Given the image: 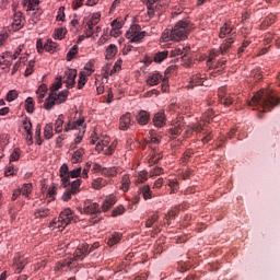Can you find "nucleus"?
Returning a JSON list of instances; mask_svg holds the SVG:
<instances>
[{
    "mask_svg": "<svg viewBox=\"0 0 280 280\" xmlns=\"http://www.w3.org/2000/svg\"><path fill=\"white\" fill-rule=\"evenodd\" d=\"M73 220V211H71L69 208L65 209L60 214L58 219H54L50 222V228L52 231L55 229H58V231H65L69 224H71V221Z\"/></svg>",
    "mask_w": 280,
    "mask_h": 280,
    "instance_id": "4",
    "label": "nucleus"
},
{
    "mask_svg": "<svg viewBox=\"0 0 280 280\" xmlns=\"http://www.w3.org/2000/svg\"><path fill=\"white\" fill-rule=\"evenodd\" d=\"M219 100L224 106H231L233 104V96L231 94H224V92H220Z\"/></svg>",
    "mask_w": 280,
    "mask_h": 280,
    "instance_id": "19",
    "label": "nucleus"
},
{
    "mask_svg": "<svg viewBox=\"0 0 280 280\" xmlns=\"http://www.w3.org/2000/svg\"><path fill=\"white\" fill-rule=\"evenodd\" d=\"M168 186L171 187L172 191H174L178 187V180L168 179Z\"/></svg>",
    "mask_w": 280,
    "mask_h": 280,
    "instance_id": "63",
    "label": "nucleus"
},
{
    "mask_svg": "<svg viewBox=\"0 0 280 280\" xmlns=\"http://www.w3.org/2000/svg\"><path fill=\"white\" fill-rule=\"evenodd\" d=\"M126 38H128L130 43H140L145 38V32L141 31V26H139V24H133L129 31H127Z\"/></svg>",
    "mask_w": 280,
    "mask_h": 280,
    "instance_id": "5",
    "label": "nucleus"
},
{
    "mask_svg": "<svg viewBox=\"0 0 280 280\" xmlns=\"http://www.w3.org/2000/svg\"><path fill=\"white\" fill-rule=\"evenodd\" d=\"M62 88V81L59 80L57 82H55L51 86H50V93H56V91H59V89Z\"/></svg>",
    "mask_w": 280,
    "mask_h": 280,
    "instance_id": "51",
    "label": "nucleus"
},
{
    "mask_svg": "<svg viewBox=\"0 0 280 280\" xmlns=\"http://www.w3.org/2000/svg\"><path fill=\"white\" fill-rule=\"evenodd\" d=\"M149 135L150 141H148L147 144L150 145L151 150H156V147L154 145H159V143H161V140L156 138V133L154 132V130L149 131Z\"/></svg>",
    "mask_w": 280,
    "mask_h": 280,
    "instance_id": "20",
    "label": "nucleus"
},
{
    "mask_svg": "<svg viewBox=\"0 0 280 280\" xmlns=\"http://www.w3.org/2000/svg\"><path fill=\"white\" fill-rule=\"evenodd\" d=\"M213 119V112L208 110L203 114V121H211Z\"/></svg>",
    "mask_w": 280,
    "mask_h": 280,
    "instance_id": "61",
    "label": "nucleus"
},
{
    "mask_svg": "<svg viewBox=\"0 0 280 280\" xmlns=\"http://www.w3.org/2000/svg\"><path fill=\"white\" fill-rule=\"evenodd\" d=\"M124 211H126V208H124V206H120L113 211V217L117 218V215H124Z\"/></svg>",
    "mask_w": 280,
    "mask_h": 280,
    "instance_id": "54",
    "label": "nucleus"
},
{
    "mask_svg": "<svg viewBox=\"0 0 280 280\" xmlns=\"http://www.w3.org/2000/svg\"><path fill=\"white\" fill-rule=\"evenodd\" d=\"M25 109H26V113H34V98L32 97H27L26 101H25Z\"/></svg>",
    "mask_w": 280,
    "mask_h": 280,
    "instance_id": "35",
    "label": "nucleus"
},
{
    "mask_svg": "<svg viewBox=\"0 0 280 280\" xmlns=\"http://www.w3.org/2000/svg\"><path fill=\"white\" fill-rule=\"evenodd\" d=\"M19 159H21V150L14 149V151L10 155V162L12 163V161H19Z\"/></svg>",
    "mask_w": 280,
    "mask_h": 280,
    "instance_id": "50",
    "label": "nucleus"
},
{
    "mask_svg": "<svg viewBox=\"0 0 280 280\" xmlns=\"http://www.w3.org/2000/svg\"><path fill=\"white\" fill-rule=\"evenodd\" d=\"M57 21H65V7H60L57 14Z\"/></svg>",
    "mask_w": 280,
    "mask_h": 280,
    "instance_id": "58",
    "label": "nucleus"
},
{
    "mask_svg": "<svg viewBox=\"0 0 280 280\" xmlns=\"http://www.w3.org/2000/svg\"><path fill=\"white\" fill-rule=\"evenodd\" d=\"M156 220H159V214H153L151 218H149L145 222L147 229H151L152 224H154V222H156Z\"/></svg>",
    "mask_w": 280,
    "mask_h": 280,
    "instance_id": "48",
    "label": "nucleus"
},
{
    "mask_svg": "<svg viewBox=\"0 0 280 280\" xmlns=\"http://www.w3.org/2000/svg\"><path fill=\"white\" fill-rule=\"evenodd\" d=\"M192 84H195V86H205V79L200 78L198 75L194 77L191 79Z\"/></svg>",
    "mask_w": 280,
    "mask_h": 280,
    "instance_id": "45",
    "label": "nucleus"
},
{
    "mask_svg": "<svg viewBox=\"0 0 280 280\" xmlns=\"http://www.w3.org/2000/svg\"><path fill=\"white\" fill-rule=\"evenodd\" d=\"M92 172H93L94 174H97V173L103 174V172H104V166L100 165L98 163H94V164H93Z\"/></svg>",
    "mask_w": 280,
    "mask_h": 280,
    "instance_id": "53",
    "label": "nucleus"
},
{
    "mask_svg": "<svg viewBox=\"0 0 280 280\" xmlns=\"http://www.w3.org/2000/svg\"><path fill=\"white\" fill-rule=\"evenodd\" d=\"M86 255H89V244L79 245L74 252V259L75 261H82Z\"/></svg>",
    "mask_w": 280,
    "mask_h": 280,
    "instance_id": "11",
    "label": "nucleus"
},
{
    "mask_svg": "<svg viewBox=\"0 0 280 280\" xmlns=\"http://www.w3.org/2000/svg\"><path fill=\"white\" fill-rule=\"evenodd\" d=\"M139 194H141L145 200H150L152 198V190L149 185L140 187Z\"/></svg>",
    "mask_w": 280,
    "mask_h": 280,
    "instance_id": "23",
    "label": "nucleus"
},
{
    "mask_svg": "<svg viewBox=\"0 0 280 280\" xmlns=\"http://www.w3.org/2000/svg\"><path fill=\"white\" fill-rule=\"evenodd\" d=\"M103 176H117V167H104L103 168Z\"/></svg>",
    "mask_w": 280,
    "mask_h": 280,
    "instance_id": "37",
    "label": "nucleus"
},
{
    "mask_svg": "<svg viewBox=\"0 0 280 280\" xmlns=\"http://www.w3.org/2000/svg\"><path fill=\"white\" fill-rule=\"evenodd\" d=\"M145 180H148V172H145V171L139 172L137 174L136 183H138V184L145 183Z\"/></svg>",
    "mask_w": 280,
    "mask_h": 280,
    "instance_id": "42",
    "label": "nucleus"
},
{
    "mask_svg": "<svg viewBox=\"0 0 280 280\" xmlns=\"http://www.w3.org/2000/svg\"><path fill=\"white\" fill-rule=\"evenodd\" d=\"M36 49L39 54H43V50L45 49V45H43V39H38L36 43Z\"/></svg>",
    "mask_w": 280,
    "mask_h": 280,
    "instance_id": "62",
    "label": "nucleus"
},
{
    "mask_svg": "<svg viewBox=\"0 0 280 280\" xmlns=\"http://www.w3.org/2000/svg\"><path fill=\"white\" fill-rule=\"evenodd\" d=\"M80 174H82V167H77V168L70 171L69 179L70 178H78V176H80Z\"/></svg>",
    "mask_w": 280,
    "mask_h": 280,
    "instance_id": "49",
    "label": "nucleus"
},
{
    "mask_svg": "<svg viewBox=\"0 0 280 280\" xmlns=\"http://www.w3.org/2000/svg\"><path fill=\"white\" fill-rule=\"evenodd\" d=\"M161 8H163V5L161 4V0H148L147 1L148 16H150V19L154 18L156 12H159Z\"/></svg>",
    "mask_w": 280,
    "mask_h": 280,
    "instance_id": "8",
    "label": "nucleus"
},
{
    "mask_svg": "<svg viewBox=\"0 0 280 280\" xmlns=\"http://www.w3.org/2000/svg\"><path fill=\"white\" fill-rule=\"evenodd\" d=\"M280 97H277L272 91L260 90L254 94L252 101L248 102L249 106H260L264 110L279 106Z\"/></svg>",
    "mask_w": 280,
    "mask_h": 280,
    "instance_id": "1",
    "label": "nucleus"
},
{
    "mask_svg": "<svg viewBox=\"0 0 280 280\" xmlns=\"http://www.w3.org/2000/svg\"><path fill=\"white\" fill-rule=\"evenodd\" d=\"M84 84H86V74L84 71H81L78 80V89H84Z\"/></svg>",
    "mask_w": 280,
    "mask_h": 280,
    "instance_id": "38",
    "label": "nucleus"
},
{
    "mask_svg": "<svg viewBox=\"0 0 280 280\" xmlns=\"http://www.w3.org/2000/svg\"><path fill=\"white\" fill-rule=\"evenodd\" d=\"M70 187L67 188V190L62 195L63 202H69L71 200V196H75L80 191V186L82 185V179H75L71 182Z\"/></svg>",
    "mask_w": 280,
    "mask_h": 280,
    "instance_id": "6",
    "label": "nucleus"
},
{
    "mask_svg": "<svg viewBox=\"0 0 280 280\" xmlns=\"http://www.w3.org/2000/svg\"><path fill=\"white\" fill-rule=\"evenodd\" d=\"M84 70L89 71L88 74L85 75H91V73H93L95 70H93V61H89L85 66H84Z\"/></svg>",
    "mask_w": 280,
    "mask_h": 280,
    "instance_id": "59",
    "label": "nucleus"
},
{
    "mask_svg": "<svg viewBox=\"0 0 280 280\" xmlns=\"http://www.w3.org/2000/svg\"><path fill=\"white\" fill-rule=\"evenodd\" d=\"M167 121V118L165 117V112H158L153 117V124L155 128H163Z\"/></svg>",
    "mask_w": 280,
    "mask_h": 280,
    "instance_id": "12",
    "label": "nucleus"
},
{
    "mask_svg": "<svg viewBox=\"0 0 280 280\" xmlns=\"http://www.w3.org/2000/svg\"><path fill=\"white\" fill-rule=\"evenodd\" d=\"M161 80H163V75H161V73L151 72V73H149V75L147 78V84L149 86H156V84H159V82H161Z\"/></svg>",
    "mask_w": 280,
    "mask_h": 280,
    "instance_id": "16",
    "label": "nucleus"
},
{
    "mask_svg": "<svg viewBox=\"0 0 280 280\" xmlns=\"http://www.w3.org/2000/svg\"><path fill=\"white\" fill-rule=\"evenodd\" d=\"M163 159V155L161 154H153L151 155V158L149 159V163L150 165H156V163H159V161Z\"/></svg>",
    "mask_w": 280,
    "mask_h": 280,
    "instance_id": "47",
    "label": "nucleus"
},
{
    "mask_svg": "<svg viewBox=\"0 0 280 280\" xmlns=\"http://www.w3.org/2000/svg\"><path fill=\"white\" fill-rule=\"evenodd\" d=\"M44 137L45 139H51L54 137V125L47 124L44 128Z\"/></svg>",
    "mask_w": 280,
    "mask_h": 280,
    "instance_id": "33",
    "label": "nucleus"
},
{
    "mask_svg": "<svg viewBox=\"0 0 280 280\" xmlns=\"http://www.w3.org/2000/svg\"><path fill=\"white\" fill-rule=\"evenodd\" d=\"M78 54V45H74L70 48V50L67 54V60L68 62H71V60H73V58L75 57V55Z\"/></svg>",
    "mask_w": 280,
    "mask_h": 280,
    "instance_id": "36",
    "label": "nucleus"
},
{
    "mask_svg": "<svg viewBox=\"0 0 280 280\" xmlns=\"http://www.w3.org/2000/svg\"><path fill=\"white\" fill-rule=\"evenodd\" d=\"M106 184H107L106 179H104L102 177H98V178L93 180L92 187L94 189H102V187H106Z\"/></svg>",
    "mask_w": 280,
    "mask_h": 280,
    "instance_id": "31",
    "label": "nucleus"
},
{
    "mask_svg": "<svg viewBox=\"0 0 280 280\" xmlns=\"http://www.w3.org/2000/svg\"><path fill=\"white\" fill-rule=\"evenodd\" d=\"M115 56H117V46L115 44H110L107 48H106V60H113V58H115Z\"/></svg>",
    "mask_w": 280,
    "mask_h": 280,
    "instance_id": "21",
    "label": "nucleus"
},
{
    "mask_svg": "<svg viewBox=\"0 0 280 280\" xmlns=\"http://www.w3.org/2000/svg\"><path fill=\"white\" fill-rule=\"evenodd\" d=\"M191 31V26L188 21H179L175 24L172 31H165L162 34V40L167 43V40H185L187 34Z\"/></svg>",
    "mask_w": 280,
    "mask_h": 280,
    "instance_id": "2",
    "label": "nucleus"
},
{
    "mask_svg": "<svg viewBox=\"0 0 280 280\" xmlns=\"http://www.w3.org/2000/svg\"><path fill=\"white\" fill-rule=\"evenodd\" d=\"M75 78H78V70L68 69L65 71L63 82L67 84L68 89L75 86Z\"/></svg>",
    "mask_w": 280,
    "mask_h": 280,
    "instance_id": "7",
    "label": "nucleus"
},
{
    "mask_svg": "<svg viewBox=\"0 0 280 280\" xmlns=\"http://www.w3.org/2000/svg\"><path fill=\"white\" fill-rule=\"evenodd\" d=\"M91 171V163H86L83 171H82V176L83 178H89V172Z\"/></svg>",
    "mask_w": 280,
    "mask_h": 280,
    "instance_id": "56",
    "label": "nucleus"
},
{
    "mask_svg": "<svg viewBox=\"0 0 280 280\" xmlns=\"http://www.w3.org/2000/svg\"><path fill=\"white\" fill-rule=\"evenodd\" d=\"M51 215V210L47 207H40L34 211L35 220H45V218H49Z\"/></svg>",
    "mask_w": 280,
    "mask_h": 280,
    "instance_id": "14",
    "label": "nucleus"
},
{
    "mask_svg": "<svg viewBox=\"0 0 280 280\" xmlns=\"http://www.w3.org/2000/svg\"><path fill=\"white\" fill-rule=\"evenodd\" d=\"M65 36H67V31H66V28L60 27V28H56V30H55L54 38H55L56 40H62V38H65Z\"/></svg>",
    "mask_w": 280,
    "mask_h": 280,
    "instance_id": "32",
    "label": "nucleus"
},
{
    "mask_svg": "<svg viewBox=\"0 0 280 280\" xmlns=\"http://www.w3.org/2000/svg\"><path fill=\"white\" fill-rule=\"evenodd\" d=\"M161 174H163V167L156 166L150 171L151 178H154V176H161Z\"/></svg>",
    "mask_w": 280,
    "mask_h": 280,
    "instance_id": "46",
    "label": "nucleus"
},
{
    "mask_svg": "<svg viewBox=\"0 0 280 280\" xmlns=\"http://www.w3.org/2000/svg\"><path fill=\"white\" fill-rule=\"evenodd\" d=\"M57 93H49L48 97L46 98L45 103H44V108L46 110H51L54 108V106H56L57 101Z\"/></svg>",
    "mask_w": 280,
    "mask_h": 280,
    "instance_id": "17",
    "label": "nucleus"
},
{
    "mask_svg": "<svg viewBox=\"0 0 280 280\" xmlns=\"http://www.w3.org/2000/svg\"><path fill=\"white\" fill-rule=\"evenodd\" d=\"M121 183L122 191H128V188L130 187V177L128 175H124Z\"/></svg>",
    "mask_w": 280,
    "mask_h": 280,
    "instance_id": "40",
    "label": "nucleus"
},
{
    "mask_svg": "<svg viewBox=\"0 0 280 280\" xmlns=\"http://www.w3.org/2000/svg\"><path fill=\"white\" fill-rule=\"evenodd\" d=\"M82 159H84V149H79L73 152L71 162L72 163H82Z\"/></svg>",
    "mask_w": 280,
    "mask_h": 280,
    "instance_id": "22",
    "label": "nucleus"
},
{
    "mask_svg": "<svg viewBox=\"0 0 280 280\" xmlns=\"http://www.w3.org/2000/svg\"><path fill=\"white\" fill-rule=\"evenodd\" d=\"M121 242V234L115 232L112 234L107 241L108 246H115V244H119Z\"/></svg>",
    "mask_w": 280,
    "mask_h": 280,
    "instance_id": "25",
    "label": "nucleus"
},
{
    "mask_svg": "<svg viewBox=\"0 0 280 280\" xmlns=\"http://www.w3.org/2000/svg\"><path fill=\"white\" fill-rule=\"evenodd\" d=\"M108 143H110L109 137H105L103 140H100L96 144V152H102L104 148H107Z\"/></svg>",
    "mask_w": 280,
    "mask_h": 280,
    "instance_id": "30",
    "label": "nucleus"
},
{
    "mask_svg": "<svg viewBox=\"0 0 280 280\" xmlns=\"http://www.w3.org/2000/svg\"><path fill=\"white\" fill-rule=\"evenodd\" d=\"M40 0H30L28 1V10L34 11L38 8Z\"/></svg>",
    "mask_w": 280,
    "mask_h": 280,
    "instance_id": "52",
    "label": "nucleus"
},
{
    "mask_svg": "<svg viewBox=\"0 0 280 280\" xmlns=\"http://www.w3.org/2000/svg\"><path fill=\"white\" fill-rule=\"evenodd\" d=\"M62 124H65V115H59L57 120L55 121V132H62Z\"/></svg>",
    "mask_w": 280,
    "mask_h": 280,
    "instance_id": "27",
    "label": "nucleus"
},
{
    "mask_svg": "<svg viewBox=\"0 0 280 280\" xmlns=\"http://www.w3.org/2000/svg\"><path fill=\"white\" fill-rule=\"evenodd\" d=\"M117 143L113 142L110 147H108L105 151L104 154H106V156H110V154H113V152H115V148H116Z\"/></svg>",
    "mask_w": 280,
    "mask_h": 280,
    "instance_id": "55",
    "label": "nucleus"
},
{
    "mask_svg": "<svg viewBox=\"0 0 280 280\" xmlns=\"http://www.w3.org/2000/svg\"><path fill=\"white\" fill-rule=\"evenodd\" d=\"M22 23H23V15L21 13H15L13 15L12 26L15 30H21Z\"/></svg>",
    "mask_w": 280,
    "mask_h": 280,
    "instance_id": "24",
    "label": "nucleus"
},
{
    "mask_svg": "<svg viewBox=\"0 0 280 280\" xmlns=\"http://www.w3.org/2000/svg\"><path fill=\"white\" fill-rule=\"evenodd\" d=\"M23 126H24L25 132H26V133L28 135V137H30L31 143H33V141H32V121H30V120H24V121H23Z\"/></svg>",
    "mask_w": 280,
    "mask_h": 280,
    "instance_id": "39",
    "label": "nucleus"
},
{
    "mask_svg": "<svg viewBox=\"0 0 280 280\" xmlns=\"http://www.w3.org/2000/svg\"><path fill=\"white\" fill-rule=\"evenodd\" d=\"M137 121L140 126H145L150 121V114L145 110H140L137 115Z\"/></svg>",
    "mask_w": 280,
    "mask_h": 280,
    "instance_id": "18",
    "label": "nucleus"
},
{
    "mask_svg": "<svg viewBox=\"0 0 280 280\" xmlns=\"http://www.w3.org/2000/svg\"><path fill=\"white\" fill-rule=\"evenodd\" d=\"M100 19H102V14L100 13H94L90 20L94 25H97L100 23Z\"/></svg>",
    "mask_w": 280,
    "mask_h": 280,
    "instance_id": "57",
    "label": "nucleus"
},
{
    "mask_svg": "<svg viewBox=\"0 0 280 280\" xmlns=\"http://www.w3.org/2000/svg\"><path fill=\"white\" fill-rule=\"evenodd\" d=\"M34 65H35V61H34V60H31V61L28 62V66L26 67V70H25V73H24V75H25L26 78H28V75H32V73H34Z\"/></svg>",
    "mask_w": 280,
    "mask_h": 280,
    "instance_id": "44",
    "label": "nucleus"
},
{
    "mask_svg": "<svg viewBox=\"0 0 280 280\" xmlns=\"http://www.w3.org/2000/svg\"><path fill=\"white\" fill-rule=\"evenodd\" d=\"M132 126V118L130 113H127L120 117L119 130H128Z\"/></svg>",
    "mask_w": 280,
    "mask_h": 280,
    "instance_id": "15",
    "label": "nucleus"
},
{
    "mask_svg": "<svg viewBox=\"0 0 280 280\" xmlns=\"http://www.w3.org/2000/svg\"><path fill=\"white\" fill-rule=\"evenodd\" d=\"M119 69H121V67L119 65L115 63L114 67L108 72V66H105L103 68V71H105L104 72V78H108L109 75H115V72L119 71Z\"/></svg>",
    "mask_w": 280,
    "mask_h": 280,
    "instance_id": "28",
    "label": "nucleus"
},
{
    "mask_svg": "<svg viewBox=\"0 0 280 280\" xmlns=\"http://www.w3.org/2000/svg\"><path fill=\"white\" fill-rule=\"evenodd\" d=\"M2 60L9 59L14 60V54L12 51H5L1 55Z\"/></svg>",
    "mask_w": 280,
    "mask_h": 280,
    "instance_id": "60",
    "label": "nucleus"
},
{
    "mask_svg": "<svg viewBox=\"0 0 280 280\" xmlns=\"http://www.w3.org/2000/svg\"><path fill=\"white\" fill-rule=\"evenodd\" d=\"M20 191L22 196H25V198H27L30 194H32V184H24Z\"/></svg>",
    "mask_w": 280,
    "mask_h": 280,
    "instance_id": "41",
    "label": "nucleus"
},
{
    "mask_svg": "<svg viewBox=\"0 0 280 280\" xmlns=\"http://www.w3.org/2000/svg\"><path fill=\"white\" fill-rule=\"evenodd\" d=\"M220 38H226L225 43H223L220 47V51L222 56L231 49V45H233V38H235V28L231 26V24L225 23L221 28L219 33Z\"/></svg>",
    "mask_w": 280,
    "mask_h": 280,
    "instance_id": "3",
    "label": "nucleus"
},
{
    "mask_svg": "<svg viewBox=\"0 0 280 280\" xmlns=\"http://www.w3.org/2000/svg\"><path fill=\"white\" fill-rule=\"evenodd\" d=\"M83 213H88V215L100 213V205L97 202H92L91 200H86L84 202Z\"/></svg>",
    "mask_w": 280,
    "mask_h": 280,
    "instance_id": "10",
    "label": "nucleus"
},
{
    "mask_svg": "<svg viewBox=\"0 0 280 280\" xmlns=\"http://www.w3.org/2000/svg\"><path fill=\"white\" fill-rule=\"evenodd\" d=\"M67 97H69V91L62 90L56 96L57 104H63V102H67Z\"/></svg>",
    "mask_w": 280,
    "mask_h": 280,
    "instance_id": "29",
    "label": "nucleus"
},
{
    "mask_svg": "<svg viewBox=\"0 0 280 280\" xmlns=\"http://www.w3.org/2000/svg\"><path fill=\"white\" fill-rule=\"evenodd\" d=\"M69 165L62 164L59 170V176L61 178V185L62 187L67 188L69 185H71V182L69 180Z\"/></svg>",
    "mask_w": 280,
    "mask_h": 280,
    "instance_id": "9",
    "label": "nucleus"
},
{
    "mask_svg": "<svg viewBox=\"0 0 280 280\" xmlns=\"http://www.w3.org/2000/svg\"><path fill=\"white\" fill-rule=\"evenodd\" d=\"M167 56H170V51L167 50L156 52L154 56V62H163Z\"/></svg>",
    "mask_w": 280,
    "mask_h": 280,
    "instance_id": "34",
    "label": "nucleus"
},
{
    "mask_svg": "<svg viewBox=\"0 0 280 280\" xmlns=\"http://www.w3.org/2000/svg\"><path fill=\"white\" fill-rule=\"evenodd\" d=\"M19 97V92L16 90H11L7 94V102H14Z\"/></svg>",
    "mask_w": 280,
    "mask_h": 280,
    "instance_id": "43",
    "label": "nucleus"
},
{
    "mask_svg": "<svg viewBox=\"0 0 280 280\" xmlns=\"http://www.w3.org/2000/svg\"><path fill=\"white\" fill-rule=\"evenodd\" d=\"M84 124V118H80L78 119L77 121H74L72 125H71V129L72 130H75L78 128V126H82Z\"/></svg>",
    "mask_w": 280,
    "mask_h": 280,
    "instance_id": "64",
    "label": "nucleus"
},
{
    "mask_svg": "<svg viewBox=\"0 0 280 280\" xmlns=\"http://www.w3.org/2000/svg\"><path fill=\"white\" fill-rule=\"evenodd\" d=\"M45 51H48L49 54H54L56 49H58V44H56L54 40L48 39L47 43L44 45Z\"/></svg>",
    "mask_w": 280,
    "mask_h": 280,
    "instance_id": "26",
    "label": "nucleus"
},
{
    "mask_svg": "<svg viewBox=\"0 0 280 280\" xmlns=\"http://www.w3.org/2000/svg\"><path fill=\"white\" fill-rule=\"evenodd\" d=\"M189 51H190L189 47L179 46L171 51V56L173 58H176V56H180L182 60H187V54H189Z\"/></svg>",
    "mask_w": 280,
    "mask_h": 280,
    "instance_id": "13",
    "label": "nucleus"
}]
</instances>
